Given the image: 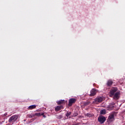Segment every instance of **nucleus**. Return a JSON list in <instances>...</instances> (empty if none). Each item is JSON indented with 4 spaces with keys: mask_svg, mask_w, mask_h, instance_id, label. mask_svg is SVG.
<instances>
[{
    "mask_svg": "<svg viewBox=\"0 0 125 125\" xmlns=\"http://www.w3.org/2000/svg\"><path fill=\"white\" fill-rule=\"evenodd\" d=\"M103 101V98L101 97H97L93 101V103L95 104H99Z\"/></svg>",
    "mask_w": 125,
    "mask_h": 125,
    "instance_id": "obj_1",
    "label": "nucleus"
},
{
    "mask_svg": "<svg viewBox=\"0 0 125 125\" xmlns=\"http://www.w3.org/2000/svg\"><path fill=\"white\" fill-rule=\"evenodd\" d=\"M98 121L100 124H102L105 122V121H106V118L103 116H99L98 118Z\"/></svg>",
    "mask_w": 125,
    "mask_h": 125,
    "instance_id": "obj_2",
    "label": "nucleus"
},
{
    "mask_svg": "<svg viewBox=\"0 0 125 125\" xmlns=\"http://www.w3.org/2000/svg\"><path fill=\"white\" fill-rule=\"evenodd\" d=\"M77 102V99L74 98H70L69 100V103L68 105L69 107H71L73 105V104H74V103H76Z\"/></svg>",
    "mask_w": 125,
    "mask_h": 125,
    "instance_id": "obj_3",
    "label": "nucleus"
},
{
    "mask_svg": "<svg viewBox=\"0 0 125 125\" xmlns=\"http://www.w3.org/2000/svg\"><path fill=\"white\" fill-rule=\"evenodd\" d=\"M118 90V88L114 87L111 89L110 91V97H113L114 96V95L115 94V93Z\"/></svg>",
    "mask_w": 125,
    "mask_h": 125,
    "instance_id": "obj_4",
    "label": "nucleus"
},
{
    "mask_svg": "<svg viewBox=\"0 0 125 125\" xmlns=\"http://www.w3.org/2000/svg\"><path fill=\"white\" fill-rule=\"evenodd\" d=\"M17 119H18V116L13 115L9 118L8 122L9 123H12V122H15Z\"/></svg>",
    "mask_w": 125,
    "mask_h": 125,
    "instance_id": "obj_5",
    "label": "nucleus"
},
{
    "mask_svg": "<svg viewBox=\"0 0 125 125\" xmlns=\"http://www.w3.org/2000/svg\"><path fill=\"white\" fill-rule=\"evenodd\" d=\"M121 94V93L120 92H117L115 93V94L113 96V99L114 100H118L119 98H120V95Z\"/></svg>",
    "mask_w": 125,
    "mask_h": 125,
    "instance_id": "obj_6",
    "label": "nucleus"
},
{
    "mask_svg": "<svg viewBox=\"0 0 125 125\" xmlns=\"http://www.w3.org/2000/svg\"><path fill=\"white\" fill-rule=\"evenodd\" d=\"M114 120H115V118H114V114H111L108 116V118L107 121V122H108V123H112V122H113Z\"/></svg>",
    "mask_w": 125,
    "mask_h": 125,
    "instance_id": "obj_7",
    "label": "nucleus"
},
{
    "mask_svg": "<svg viewBox=\"0 0 125 125\" xmlns=\"http://www.w3.org/2000/svg\"><path fill=\"white\" fill-rule=\"evenodd\" d=\"M97 91H96V89L93 88L90 91V96H94L95 94H96V93Z\"/></svg>",
    "mask_w": 125,
    "mask_h": 125,
    "instance_id": "obj_8",
    "label": "nucleus"
},
{
    "mask_svg": "<svg viewBox=\"0 0 125 125\" xmlns=\"http://www.w3.org/2000/svg\"><path fill=\"white\" fill-rule=\"evenodd\" d=\"M63 109V106L62 105H58L55 108V111L57 112L58 111H60V110H62Z\"/></svg>",
    "mask_w": 125,
    "mask_h": 125,
    "instance_id": "obj_9",
    "label": "nucleus"
},
{
    "mask_svg": "<svg viewBox=\"0 0 125 125\" xmlns=\"http://www.w3.org/2000/svg\"><path fill=\"white\" fill-rule=\"evenodd\" d=\"M113 84V81L111 80H109L107 81L106 83V85L107 86H111Z\"/></svg>",
    "mask_w": 125,
    "mask_h": 125,
    "instance_id": "obj_10",
    "label": "nucleus"
},
{
    "mask_svg": "<svg viewBox=\"0 0 125 125\" xmlns=\"http://www.w3.org/2000/svg\"><path fill=\"white\" fill-rule=\"evenodd\" d=\"M58 105H61V104H65V100H62L57 102Z\"/></svg>",
    "mask_w": 125,
    "mask_h": 125,
    "instance_id": "obj_11",
    "label": "nucleus"
},
{
    "mask_svg": "<svg viewBox=\"0 0 125 125\" xmlns=\"http://www.w3.org/2000/svg\"><path fill=\"white\" fill-rule=\"evenodd\" d=\"M36 107H37V105H36L35 104L30 105L28 107V110H33V109H36Z\"/></svg>",
    "mask_w": 125,
    "mask_h": 125,
    "instance_id": "obj_12",
    "label": "nucleus"
},
{
    "mask_svg": "<svg viewBox=\"0 0 125 125\" xmlns=\"http://www.w3.org/2000/svg\"><path fill=\"white\" fill-rule=\"evenodd\" d=\"M100 113H101V115H105V114H106V110L102 109V110H101Z\"/></svg>",
    "mask_w": 125,
    "mask_h": 125,
    "instance_id": "obj_13",
    "label": "nucleus"
},
{
    "mask_svg": "<svg viewBox=\"0 0 125 125\" xmlns=\"http://www.w3.org/2000/svg\"><path fill=\"white\" fill-rule=\"evenodd\" d=\"M35 116H37V117H41V116H42V113H35V114H34V117Z\"/></svg>",
    "mask_w": 125,
    "mask_h": 125,
    "instance_id": "obj_14",
    "label": "nucleus"
},
{
    "mask_svg": "<svg viewBox=\"0 0 125 125\" xmlns=\"http://www.w3.org/2000/svg\"><path fill=\"white\" fill-rule=\"evenodd\" d=\"M27 117H28V118H34V117H35V115L34 114H28Z\"/></svg>",
    "mask_w": 125,
    "mask_h": 125,
    "instance_id": "obj_15",
    "label": "nucleus"
},
{
    "mask_svg": "<svg viewBox=\"0 0 125 125\" xmlns=\"http://www.w3.org/2000/svg\"><path fill=\"white\" fill-rule=\"evenodd\" d=\"M114 105H115V103H111V104H110L109 107L114 108Z\"/></svg>",
    "mask_w": 125,
    "mask_h": 125,
    "instance_id": "obj_16",
    "label": "nucleus"
},
{
    "mask_svg": "<svg viewBox=\"0 0 125 125\" xmlns=\"http://www.w3.org/2000/svg\"><path fill=\"white\" fill-rule=\"evenodd\" d=\"M71 114H72V112H67V113L66 114V116L68 117H69V116H70L71 115Z\"/></svg>",
    "mask_w": 125,
    "mask_h": 125,
    "instance_id": "obj_17",
    "label": "nucleus"
},
{
    "mask_svg": "<svg viewBox=\"0 0 125 125\" xmlns=\"http://www.w3.org/2000/svg\"><path fill=\"white\" fill-rule=\"evenodd\" d=\"M62 118H63V116L62 115H59L57 117V118L58 120H60L61 119H62Z\"/></svg>",
    "mask_w": 125,
    "mask_h": 125,
    "instance_id": "obj_18",
    "label": "nucleus"
},
{
    "mask_svg": "<svg viewBox=\"0 0 125 125\" xmlns=\"http://www.w3.org/2000/svg\"><path fill=\"white\" fill-rule=\"evenodd\" d=\"M89 104V102H87L84 103V106H87V105H88Z\"/></svg>",
    "mask_w": 125,
    "mask_h": 125,
    "instance_id": "obj_19",
    "label": "nucleus"
},
{
    "mask_svg": "<svg viewBox=\"0 0 125 125\" xmlns=\"http://www.w3.org/2000/svg\"><path fill=\"white\" fill-rule=\"evenodd\" d=\"M85 115H86L87 117H91V114H90V113H87V114H86Z\"/></svg>",
    "mask_w": 125,
    "mask_h": 125,
    "instance_id": "obj_20",
    "label": "nucleus"
},
{
    "mask_svg": "<svg viewBox=\"0 0 125 125\" xmlns=\"http://www.w3.org/2000/svg\"><path fill=\"white\" fill-rule=\"evenodd\" d=\"M41 116H42L43 118H46V116L44 115L43 113H41Z\"/></svg>",
    "mask_w": 125,
    "mask_h": 125,
    "instance_id": "obj_21",
    "label": "nucleus"
}]
</instances>
